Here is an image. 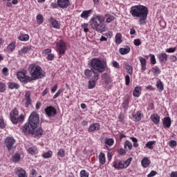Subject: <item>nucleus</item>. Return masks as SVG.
<instances>
[{
    "label": "nucleus",
    "mask_w": 177,
    "mask_h": 177,
    "mask_svg": "<svg viewBox=\"0 0 177 177\" xmlns=\"http://www.w3.org/2000/svg\"><path fill=\"white\" fill-rule=\"evenodd\" d=\"M115 19L114 17H109L106 19V23H111V21H114Z\"/></svg>",
    "instance_id": "62"
},
{
    "label": "nucleus",
    "mask_w": 177,
    "mask_h": 177,
    "mask_svg": "<svg viewBox=\"0 0 177 177\" xmlns=\"http://www.w3.org/2000/svg\"><path fill=\"white\" fill-rule=\"evenodd\" d=\"M158 57L160 62H167V60H168V55L165 53H161L160 55H158Z\"/></svg>",
    "instance_id": "25"
},
{
    "label": "nucleus",
    "mask_w": 177,
    "mask_h": 177,
    "mask_svg": "<svg viewBox=\"0 0 177 177\" xmlns=\"http://www.w3.org/2000/svg\"><path fill=\"white\" fill-rule=\"evenodd\" d=\"M19 41H26L30 39V36H28V35H22L19 37Z\"/></svg>",
    "instance_id": "37"
},
{
    "label": "nucleus",
    "mask_w": 177,
    "mask_h": 177,
    "mask_svg": "<svg viewBox=\"0 0 177 177\" xmlns=\"http://www.w3.org/2000/svg\"><path fill=\"white\" fill-rule=\"evenodd\" d=\"M28 70L31 77L26 75V73L24 72H18L17 74L18 80H19L20 82H22V84H27L28 82H30L31 81H37V80L45 77V72H44V70H42V68L39 66L31 64Z\"/></svg>",
    "instance_id": "1"
},
{
    "label": "nucleus",
    "mask_w": 177,
    "mask_h": 177,
    "mask_svg": "<svg viewBox=\"0 0 177 177\" xmlns=\"http://www.w3.org/2000/svg\"><path fill=\"white\" fill-rule=\"evenodd\" d=\"M105 143L108 145V146H113V145H114V140L112 138H106Z\"/></svg>",
    "instance_id": "43"
},
{
    "label": "nucleus",
    "mask_w": 177,
    "mask_h": 177,
    "mask_svg": "<svg viewBox=\"0 0 177 177\" xmlns=\"http://www.w3.org/2000/svg\"><path fill=\"white\" fill-rule=\"evenodd\" d=\"M15 143H16V140H15V138L12 137H8L6 138V147L8 149V150H9V151H10L12 149H13V145H15Z\"/></svg>",
    "instance_id": "10"
},
{
    "label": "nucleus",
    "mask_w": 177,
    "mask_h": 177,
    "mask_svg": "<svg viewBox=\"0 0 177 177\" xmlns=\"http://www.w3.org/2000/svg\"><path fill=\"white\" fill-rule=\"evenodd\" d=\"M140 63L141 64L142 71H146V63L147 61L145 58L139 57Z\"/></svg>",
    "instance_id": "18"
},
{
    "label": "nucleus",
    "mask_w": 177,
    "mask_h": 177,
    "mask_svg": "<svg viewBox=\"0 0 177 177\" xmlns=\"http://www.w3.org/2000/svg\"><path fill=\"white\" fill-rule=\"evenodd\" d=\"M141 164L144 168H147L150 165V160L147 158H144L141 161Z\"/></svg>",
    "instance_id": "28"
},
{
    "label": "nucleus",
    "mask_w": 177,
    "mask_h": 177,
    "mask_svg": "<svg viewBox=\"0 0 177 177\" xmlns=\"http://www.w3.org/2000/svg\"><path fill=\"white\" fill-rule=\"evenodd\" d=\"M99 129H100V125L98 123H94L89 127L88 132H95V131H99Z\"/></svg>",
    "instance_id": "15"
},
{
    "label": "nucleus",
    "mask_w": 177,
    "mask_h": 177,
    "mask_svg": "<svg viewBox=\"0 0 177 177\" xmlns=\"http://www.w3.org/2000/svg\"><path fill=\"white\" fill-rule=\"evenodd\" d=\"M82 28H83L84 32H88L89 31V29L88 28V24H82Z\"/></svg>",
    "instance_id": "52"
},
{
    "label": "nucleus",
    "mask_w": 177,
    "mask_h": 177,
    "mask_svg": "<svg viewBox=\"0 0 177 177\" xmlns=\"http://www.w3.org/2000/svg\"><path fill=\"white\" fill-rule=\"evenodd\" d=\"M53 154V153L52 152V151H48V152L44 153L42 155V157L43 158H51Z\"/></svg>",
    "instance_id": "39"
},
{
    "label": "nucleus",
    "mask_w": 177,
    "mask_h": 177,
    "mask_svg": "<svg viewBox=\"0 0 177 177\" xmlns=\"http://www.w3.org/2000/svg\"><path fill=\"white\" fill-rule=\"evenodd\" d=\"M151 120L156 124H160V117L157 114L151 115Z\"/></svg>",
    "instance_id": "27"
},
{
    "label": "nucleus",
    "mask_w": 177,
    "mask_h": 177,
    "mask_svg": "<svg viewBox=\"0 0 177 177\" xmlns=\"http://www.w3.org/2000/svg\"><path fill=\"white\" fill-rule=\"evenodd\" d=\"M10 120L12 122V124H18L19 123V120L17 118L16 116L13 115V113H10Z\"/></svg>",
    "instance_id": "31"
},
{
    "label": "nucleus",
    "mask_w": 177,
    "mask_h": 177,
    "mask_svg": "<svg viewBox=\"0 0 177 177\" xmlns=\"http://www.w3.org/2000/svg\"><path fill=\"white\" fill-rule=\"evenodd\" d=\"M176 50V48H169L168 49L166 50V52L167 53H174V52H175Z\"/></svg>",
    "instance_id": "55"
},
{
    "label": "nucleus",
    "mask_w": 177,
    "mask_h": 177,
    "mask_svg": "<svg viewBox=\"0 0 177 177\" xmlns=\"http://www.w3.org/2000/svg\"><path fill=\"white\" fill-rule=\"evenodd\" d=\"M48 60L52 61L53 59H55V55L54 54H48L47 56Z\"/></svg>",
    "instance_id": "59"
},
{
    "label": "nucleus",
    "mask_w": 177,
    "mask_h": 177,
    "mask_svg": "<svg viewBox=\"0 0 177 177\" xmlns=\"http://www.w3.org/2000/svg\"><path fill=\"white\" fill-rule=\"evenodd\" d=\"M154 143H156V141H149V142H147L145 146H146V147L149 149V150H153V149H154V147H153Z\"/></svg>",
    "instance_id": "35"
},
{
    "label": "nucleus",
    "mask_w": 177,
    "mask_h": 177,
    "mask_svg": "<svg viewBox=\"0 0 177 177\" xmlns=\"http://www.w3.org/2000/svg\"><path fill=\"white\" fill-rule=\"evenodd\" d=\"M6 91V85L3 82H0V92L3 93Z\"/></svg>",
    "instance_id": "46"
},
{
    "label": "nucleus",
    "mask_w": 177,
    "mask_h": 177,
    "mask_svg": "<svg viewBox=\"0 0 177 177\" xmlns=\"http://www.w3.org/2000/svg\"><path fill=\"white\" fill-rule=\"evenodd\" d=\"M49 23L51 24L53 28L59 29L60 28V24L57 21V20L53 19V17H50L48 19Z\"/></svg>",
    "instance_id": "12"
},
{
    "label": "nucleus",
    "mask_w": 177,
    "mask_h": 177,
    "mask_svg": "<svg viewBox=\"0 0 177 177\" xmlns=\"http://www.w3.org/2000/svg\"><path fill=\"white\" fill-rule=\"evenodd\" d=\"M129 82H131V77L128 75H127L126 76H125V84H126V85H129Z\"/></svg>",
    "instance_id": "57"
},
{
    "label": "nucleus",
    "mask_w": 177,
    "mask_h": 177,
    "mask_svg": "<svg viewBox=\"0 0 177 177\" xmlns=\"http://www.w3.org/2000/svg\"><path fill=\"white\" fill-rule=\"evenodd\" d=\"M132 142H133V147H138L139 144H138V139L135 137H131Z\"/></svg>",
    "instance_id": "48"
},
{
    "label": "nucleus",
    "mask_w": 177,
    "mask_h": 177,
    "mask_svg": "<svg viewBox=\"0 0 177 177\" xmlns=\"http://www.w3.org/2000/svg\"><path fill=\"white\" fill-rule=\"evenodd\" d=\"M80 177H89V174L85 170H82L80 171Z\"/></svg>",
    "instance_id": "49"
},
{
    "label": "nucleus",
    "mask_w": 177,
    "mask_h": 177,
    "mask_svg": "<svg viewBox=\"0 0 177 177\" xmlns=\"http://www.w3.org/2000/svg\"><path fill=\"white\" fill-rule=\"evenodd\" d=\"M171 118L165 117L163 119V127L165 128H169L171 127Z\"/></svg>",
    "instance_id": "17"
},
{
    "label": "nucleus",
    "mask_w": 177,
    "mask_h": 177,
    "mask_svg": "<svg viewBox=\"0 0 177 177\" xmlns=\"http://www.w3.org/2000/svg\"><path fill=\"white\" fill-rule=\"evenodd\" d=\"M39 125V115L37 112H32L28 118V122L26 123L22 131L25 135L34 133V130Z\"/></svg>",
    "instance_id": "3"
},
{
    "label": "nucleus",
    "mask_w": 177,
    "mask_h": 177,
    "mask_svg": "<svg viewBox=\"0 0 177 177\" xmlns=\"http://www.w3.org/2000/svg\"><path fill=\"white\" fill-rule=\"evenodd\" d=\"M10 113H12V115H19V111L17 109H14L13 111Z\"/></svg>",
    "instance_id": "63"
},
{
    "label": "nucleus",
    "mask_w": 177,
    "mask_h": 177,
    "mask_svg": "<svg viewBox=\"0 0 177 177\" xmlns=\"http://www.w3.org/2000/svg\"><path fill=\"white\" fill-rule=\"evenodd\" d=\"M93 71H95L93 69H92V71L89 69L85 70L84 75H86V78H91V77H92V74H93Z\"/></svg>",
    "instance_id": "32"
},
{
    "label": "nucleus",
    "mask_w": 177,
    "mask_h": 177,
    "mask_svg": "<svg viewBox=\"0 0 177 177\" xmlns=\"http://www.w3.org/2000/svg\"><path fill=\"white\" fill-rule=\"evenodd\" d=\"M112 66L113 67H115V68H120V64H118V62H117V61H113L112 62Z\"/></svg>",
    "instance_id": "54"
},
{
    "label": "nucleus",
    "mask_w": 177,
    "mask_h": 177,
    "mask_svg": "<svg viewBox=\"0 0 177 177\" xmlns=\"http://www.w3.org/2000/svg\"><path fill=\"white\" fill-rule=\"evenodd\" d=\"M102 80L103 81V85L106 88V89H110L111 86H113V83L111 81V78L110 77V75L108 73H104L101 76Z\"/></svg>",
    "instance_id": "6"
},
{
    "label": "nucleus",
    "mask_w": 177,
    "mask_h": 177,
    "mask_svg": "<svg viewBox=\"0 0 177 177\" xmlns=\"http://www.w3.org/2000/svg\"><path fill=\"white\" fill-rule=\"evenodd\" d=\"M125 70H127V74H129V75H132V73H133V68L131 65H129L128 63H126L124 64Z\"/></svg>",
    "instance_id": "24"
},
{
    "label": "nucleus",
    "mask_w": 177,
    "mask_h": 177,
    "mask_svg": "<svg viewBox=\"0 0 177 177\" xmlns=\"http://www.w3.org/2000/svg\"><path fill=\"white\" fill-rule=\"evenodd\" d=\"M115 44H117V45H120V44L122 42V35H121V33H117L115 37Z\"/></svg>",
    "instance_id": "29"
},
{
    "label": "nucleus",
    "mask_w": 177,
    "mask_h": 177,
    "mask_svg": "<svg viewBox=\"0 0 177 177\" xmlns=\"http://www.w3.org/2000/svg\"><path fill=\"white\" fill-rule=\"evenodd\" d=\"M133 44L136 46H140V45H142V41H140V39H136L133 41Z\"/></svg>",
    "instance_id": "51"
},
{
    "label": "nucleus",
    "mask_w": 177,
    "mask_h": 177,
    "mask_svg": "<svg viewBox=\"0 0 177 177\" xmlns=\"http://www.w3.org/2000/svg\"><path fill=\"white\" fill-rule=\"evenodd\" d=\"M90 64L93 70L98 71V73H103L106 69V62L97 58L91 59Z\"/></svg>",
    "instance_id": "5"
},
{
    "label": "nucleus",
    "mask_w": 177,
    "mask_h": 177,
    "mask_svg": "<svg viewBox=\"0 0 177 177\" xmlns=\"http://www.w3.org/2000/svg\"><path fill=\"white\" fill-rule=\"evenodd\" d=\"M98 160L102 165L106 164V156L104 155V153L101 152L100 153V155L98 156Z\"/></svg>",
    "instance_id": "19"
},
{
    "label": "nucleus",
    "mask_w": 177,
    "mask_h": 177,
    "mask_svg": "<svg viewBox=\"0 0 177 177\" xmlns=\"http://www.w3.org/2000/svg\"><path fill=\"white\" fill-rule=\"evenodd\" d=\"M129 104V98L124 99L122 103L123 109H124V110H127L128 109Z\"/></svg>",
    "instance_id": "41"
},
{
    "label": "nucleus",
    "mask_w": 177,
    "mask_h": 177,
    "mask_svg": "<svg viewBox=\"0 0 177 177\" xmlns=\"http://www.w3.org/2000/svg\"><path fill=\"white\" fill-rule=\"evenodd\" d=\"M31 135H35V138H41L44 134V129L42 128L39 127L36 131L34 130V133H30Z\"/></svg>",
    "instance_id": "13"
},
{
    "label": "nucleus",
    "mask_w": 177,
    "mask_h": 177,
    "mask_svg": "<svg viewBox=\"0 0 177 177\" xmlns=\"http://www.w3.org/2000/svg\"><path fill=\"white\" fill-rule=\"evenodd\" d=\"M31 50V47L30 46H25L21 48V51L19 52L20 54L24 53V55L26 53H28Z\"/></svg>",
    "instance_id": "34"
},
{
    "label": "nucleus",
    "mask_w": 177,
    "mask_h": 177,
    "mask_svg": "<svg viewBox=\"0 0 177 177\" xmlns=\"http://www.w3.org/2000/svg\"><path fill=\"white\" fill-rule=\"evenodd\" d=\"M15 48H16L15 43H11L8 46L7 50L8 52H13V50H15Z\"/></svg>",
    "instance_id": "42"
},
{
    "label": "nucleus",
    "mask_w": 177,
    "mask_h": 177,
    "mask_svg": "<svg viewBox=\"0 0 177 177\" xmlns=\"http://www.w3.org/2000/svg\"><path fill=\"white\" fill-rule=\"evenodd\" d=\"M121 55H128L131 52V48L129 46H126L125 48H121L119 50Z\"/></svg>",
    "instance_id": "21"
},
{
    "label": "nucleus",
    "mask_w": 177,
    "mask_h": 177,
    "mask_svg": "<svg viewBox=\"0 0 177 177\" xmlns=\"http://www.w3.org/2000/svg\"><path fill=\"white\" fill-rule=\"evenodd\" d=\"M37 21L38 24H42L44 23V17L41 15L37 16Z\"/></svg>",
    "instance_id": "45"
},
{
    "label": "nucleus",
    "mask_w": 177,
    "mask_h": 177,
    "mask_svg": "<svg viewBox=\"0 0 177 177\" xmlns=\"http://www.w3.org/2000/svg\"><path fill=\"white\" fill-rule=\"evenodd\" d=\"M130 13L133 17L139 18V24L145 26L147 15H149V8L142 5L133 6L131 8Z\"/></svg>",
    "instance_id": "2"
},
{
    "label": "nucleus",
    "mask_w": 177,
    "mask_h": 177,
    "mask_svg": "<svg viewBox=\"0 0 177 177\" xmlns=\"http://www.w3.org/2000/svg\"><path fill=\"white\" fill-rule=\"evenodd\" d=\"M50 52H52V49H50V48H46L43 51V54L44 55H48V53H50Z\"/></svg>",
    "instance_id": "60"
},
{
    "label": "nucleus",
    "mask_w": 177,
    "mask_h": 177,
    "mask_svg": "<svg viewBox=\"0 0 177 177\" xmlns=\"http://www.w3.org/2000/svg\"><path fill=\"white\" fill-rule=\"evenodd\" d=\"M28 153L29 154H31L32 156H34L35 153H37V147H30L28 149Z\"/></svg>",
    "instance_id": "33"
},
{
    "label": "nucleus",
    "mask_w": 177,
    "mask_h": 177,
    "mask_svg": "<svg viewBox=\"0 0 177 177\" xmlns=\"http://www.w3.org/2000/svg\"><path fill=\"white\" fill-rule=\"evenodd\" d=\"M17 174L19 177H26V171L23 169H19Z\"/></svg>",
    "instance_id": "40"
},
{
    "label": "nucleus",
    "mask_w": 177,
    "mask_h": 177,
    "mask_svg": "<svg viewBox=\"0 0 177 177\" xmlns=\"http://www.w3.org/2000/svg\"><path fill=\"white\" fill-rule=\"evenodd\" d=\"M57 3L59 8H61L62 9H67V8L70 6L69 0H57Z\"/></svg>",
    "instance_id": "11"
},
{
    "label": "nucleus",
    "mask_w": 177,
    "mask_h": 177,
    "mask_svg": "<svg viewBox=\"0 0 177 177\" xmlns=\"http://www.w3.org/2000/svg\"><path fill=\"white\" fill-rule=\"evenodd\" d=\"M8 85L9 89H19V88H20V85L15 82H10L8 83Z\"/></svg>",
    "instance_id": "23"
},
{
    "label": "nucleus",
    "mask_w": 177,
    "mask_h": 177,
    "mask_svg": "<svg viewBox=\"0 0 177 177\" xmlns=\"http://www.w3.org/2000/svg\"><path fill=\"white\" fill-rule=\"evenodd\" d=\"M157 174V171H151L149 174L147 175V177H153L156 176V174Z\"/></svg>",
    "instance_id": "61"
},
{
    "label": "nucleus",
    "mask_w": 177,
    "mask_h": 177,
    "mask_svg": "<svg viewBox=\"0 0 177 177\" xmlns=\"http://www.w3.org/2000/svg\"><path fill=\"white\" fill-rule=\"evenodd\" d=\"M169 145L170 147H175V146H176V141L174 140H171V141H169Z\"/></svg>",
    "instance_id": "56"
},
{
    "label": "nucleus",
    "mask_w": 177,
    "mask_h": 177,
    "mask_svg": "<svg viewBox=\"0 0 177 177\" xmlns=\"http://www.w3.org/2000/svg\"><path fill=\"white\" fill-rule=\"evenodd\" d=\"M142 93V88L140 86H136L133 91V96L134 97H139Z\"/></svg>",
    "instance_id": "16"
},
{
    "label": "nucleus",
    "mask_w": 177,
    "mask_h": 177,
    "mask_svg": "<svg viewBox=\"0 0 177 177\" xmlns=\"http://www.w3.org/2000/svg\"><path fill=\"white\" fill-rule=\"evenodd\" d=\"M149 56L151 57V64H156L157 63V62L156 61V57L154 56V55L150 54Z\"/></svg>",
    "instance_id": "50"
},
{
    "label": "nucleus",
    "mask_w": 177,
    "mask_h": 177,
    "mask_svg": "<svg viewBox=\"0 0 177 177\" xmlns=\"http://www.w3.org/2000/svg\"><path fill=\"white\" fill-rule=\"evenodd\" d=\"M131 162H132V158H129L126 161L124 162V168H128Z\"/></svg>",
    "instance_id": "44"
},
{
    "label": "nucleus",
    "mask_w": 177,
    "mask_h": 177,
    "mask_svg": "<svg viewBox=\"0 0 177 177\" xmlns=\"http://www.w3.org/2000/svg\"><path fill=\"white\" fill-rule=\"evenodd\" d=\"M93 76L91 77V80L88 81V89H93L96 86V81L99 80V73L93 71Z\"/></svg>",
    "instance_id": "8"
},
{
    "label": "nucleus",
    "mask_w": 177,
    "mask_h": 177,
    "mask_svg": "<svg viewBox=\"0 0 177 177\" xmlns=\"http://www.w3.org/2000/svg\"><path fill=\"white\" fill-rule=\"evenodd\" d=\"M92 13V10H84L82 12V13L81 14L80 17H82V19H86L89 17V15Z\"/></svg>",
    "instance_id": "20"
},
{
    "label": "nucleus",
    "mask_w": 177,
    "mask_h": 177,
    "mask_svg": "<svg viewBox=\"0 0 177 177\" xmlns=\"http://www.w3.org/2000/svg\"><path fill=\"white\" fill-rule=\"evenodd\" d=\"M104 18L102 15H94L89 21V24L93 30L98 32H104L106 31V25L103 24Z\"/></svg>",
    "instance_id": "4"
},
{
    "label": "nucleus",
    "mask_w": 177,
    "mask_h": 177,
    "mask_svg": "<svg viewBox=\"0 0 177 177\" xmlns=\"http://www.w3.org/2000/svg\"><path fill=\"white\" fill-rule=\"evenodd\" d=\"M57 50L59 55H64L66 53V50L67 49V44L64 41L60 40L56 44Z\"/></svg>",
    "instance_id": "7"
},
{
    "label": "nucleus",
    "mask_w": 177,
    "mask_h": 177,
    "mask_svg": "<svg viewBox=\"0 0 177 177\" xmlns=\"http://www.w3.org/2000/svg\"><path fill=\"white\" fill-rule=\"evenodd\" d=\"M133 120L136 122L142 120V113L140 111H137L136 114L133 115Z\"/></svg>",
    "instance_id": "26"
},
{
    "label": "nucleus",
    "mask_w": 177,
    "mask_h": 177,
    "mask_svg": "<svg viewBox=\"0 0 177 177\" xmlns=\"http://www.w3.org/2000/svg\"><path fill=\"white\" fill-rule=\"evenodd\" d=\"M124 149H127L128 147L129 150H131L132 149V142L129 140H126L124 144Z\"/></svg>",
    "instance_id": "38"
},
{
    "label": "nucleus",
    "mask_w": 177,
    "mask_h": 177,
    "mask_svg": "<svg viewBox=\"0 0 177 177\" xmlns=\"http://www.w3.org/2000/svg\"><path fill=\"white\" fill-rule=\"evenodd\" d=\"M25 100H26L25 106L28 107V106H30V104H31V98H30V93H26L25 94Z\"/></svg>",
    "instance_id": "30"
},
{
    "label": "nucleus",
    "mask_w": 177,
    "mask_h": 177,
    "mask_svg": "<svg viewBox=\"0 0 177 177\" xmlns=\"http://www.w3.org/2000/svg\"><path fill=\"white\" fill-rule=\"evenodd\" d=\"M44 111L46 113V115L50 118L51 117H55L56 114H57V111H56V108L53 106H49L45 108Z\"/></svg>",
    "instance_id": "9"
},
{
    "label": "nucleus",
    "mask_w": 177,
    "mask_h": 177,
    "mask_svg": "<svg viewBox=\"0 0 177 177\" xmlns=\"http://www.w3.org/2000/svg\"><path fill=\"white\" fill-rule=\"evenodd\" d=\"M113 167L115 168V169H122L124 168V161L115 160L113 162Z\"/></svg>",
    "instance_id": "14"
},
{
    "label": "nucleus",
    "mask_w": 177,
    "mask_h": 177,
    "mask_svg": "<svg viewBox=\"0 0 177 177\" xmlns=\"http://www.w3.org/2000/svg\"><path fill=\"white\" fill-rule=\"evenodd\" d=\"M62 92H63L62 90H59L56 93L55 95L53 96V99H57V97H59V96H60Z\"/></svg>",
    "instance_id": "58"
},
{
    "label": "nucleus",
    "mask_w": 177,
    "mask_h": 177,
    "mask_svg": "<svg viewBox=\"0 0 177 177\" xmlns=\"http://www.w3.org/2000/svg\"><path fill=\"white\" fill-rule=\"evenodd\" d=\"M13 161L17 162L20 160V155L19 153H16L12 156Z\"/></svg>",
    "instance_id": "53"
},
{
    "label": "nucleus",
    "mask_w": 177,
    "mask_h": 177,
    "mask_svg": "<svg viewBox=\"0 0 177 177\" xmlns=\"http://www.w3.org/2000/svg\"><path fill=\"white\" fill-rule=\"evenodd\" d=\"M65 153H66V151H64V149H60L57 153V156L63 158V157H64L65 156Z\"/></svg>",
    "instance_id": "47"
},
{
    "label": "nucleus",
    "mask_w": 177,
    "mask_h": 177,
    "mask_svg": "<svg viewBox=\"0 0 177 177\" xmlns=\"http://www.w3.org/2000/svg\"><path fill=\"white\" fill-rule=\"evenodd\" d=\"M171 177H177V171H172L171 173Z\"/></svg>",
    "instance_id": "64"
},
{
    "label": "nucleus",
    "mask_w": 177,
    "mask_h": 177,
    "mask_svg": "<svg viewBox=\"0 0 177 177\" xmlns=\"http://www.w3.org/2000/svg\"><path fill=\"white\" fill-rule=\"evenodd\" d=\"M152 73L155 74L156 75H158V74H161V71L158 68V66H154L152 68L151 70Z\"/></svg>",
    "instance_id": "36"
},
{
    "label": "nucleus",
    "mask_w": 177,
    "mask_h": 177,
    "mask_svg": "<svg viewBox=\"0 0 177 177\" xmlns=\"http://www.w3.org/2000/svg\"><path fill=\"white\" fill-rule=\"evenodd\" d=\"M156 88L158 92H162L164 91V84H162L161 80H159L156 82Z\"/></svg>",
    "instance_id": "22"
}]
</instances>
